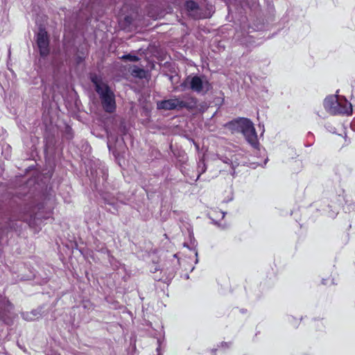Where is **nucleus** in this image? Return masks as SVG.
I'll list each match as a JSON object with an SVG mask.
<instances>
[{
    "mask_svg": "<svg viewBox=\"0 0 355 355\" xmlns=\"http://www.w3.org/2000/svg\"><path fill=\"white\" fill-rule=\"evenodd\" d=\"M42 315L40 311L33 310L29 312H24L21 313L24 320L26 321H33L38 319Z\"/></svg>",
    "mask_w": 355,
    "mask_h": 355,
    "instance_id": "obj_9",
    "label": "nucleus"
},
{
    "mask_svg": "<svg viewBox=\"0 0 355 355\" xmlns=\"http://www.w3.org/2000/svg\"><path fill=\"white\" fill-rule=\"evenodd\" d=\"M96 91L99 95L103 110L108 113H112L116 110L115 95L105 84L99 82L96 78H92Z\"/></svg>",
    "mask_w": 355,
    "mask_h": 355,
    "instance_id": "obj_1",
    "label": "nucleus"
},
{
    "mask_svg": "<svg viewBox=\"0 0 355 355\" xmlns=\"http://www.w3.org/2000/svg\"><path fill=\"white\" fill-rule=\"evenodd\" d=\"M186 8L189 12H193L198 9V4L193 1H188L185 4Z\"/></svg>",
    "mask_w": 355,
    "mask_h": 355,
    "instance_id": "obj_11",
    "label": "nucleus"
},
{
    "mask_svg": "<svg viewBox=\"0 0 355 355\" xmlns=\"http://www.w3.org/2000/svg\"><path fill=\"white\" fill-rule=\"evenodd\" d=\"M12 309L11 304L0 295V320L6 322V313Z\"/></svg>",
    "mask_w": 355,
    "mask_h": 355,
    "instance_id": "obj_7",
    "label": "nucleus"
},
{
    "mask_svg": "<svg viewBox=\"0 0 355 355\" xmlns=\"http://www.w3.org/2000/svg\"><path fill=\"white\" fill-rule=\"evenodd\" d=\"M228 126L232 129H236L238 131H240L243 134L248 129L254 126V125L250 119L246 118H240L229 123Z\"/></svg>",
    "mask_w": 355,
    "mask_h": 355,
    "instance_id": "obj_6",
    "label": "nucleus"
},
{
    "mask_svg": "<svg viewBox=\"0 0 355 355\" xmlns=\"http://www.w3.org/2000/svg\"><path fill=\"white\" fill-rule=\"evenodd\" d=\"M220 159L222 160L223 162H224L225 164H230V165L232 166V168H234L233 162L229 157H220Z\"/></svg>",
    "mask_w": 355,
    "mask_h": 355,
    "instance_id": "obj_14",
    "label": "nucleus"
},
{
    "mask_svg": "<svg viewBox=\"0 0 355 355\" xmlns=\"http://www.w3.org/2000/svg\"><path fill=\"white\" fill-rule=\"evenodd\" d=\"M192 251L193 252L194 255L196 257L195 263H198V252H197V250L195 248L192 249Z\"/></svg>",
    "mask_w": 355,
    "mask_h": 355,
    "instance_id": "obj_17",
    "label": "nucleus"
},
{
    "mask_svg": "<svg viewBox=\"0 0 355 355\" xmlns=\"http://www.w3.org/2000/svg\"><path fill=\"white\" fill-rule=\"evenodd\" d=\"M197 99L191 96H186L184 99L174 98L168 100L160 101L157 103L159 110H171L187 108L189 110L196 107Z\"/></svg>",
    "mask_w": 355,
    "mask_h": 355,
    "instance_id": "obj_3",
    "label": "nucleus"
},
{
    "mask_svg": "<svg viewBox=\"0 0 355 355\" xmlns=\"http://www.w3.org/2000/svg\"><path fill=\"white\" fill-rule=\"evenodd\" d=\"M37 44L42 56H46L49 52V38L47 33L40 29L37 35Z\"/></svg>",
    "mask_w": 355,
    "mask_h": 355,
    "instance_id": "obj_5",
    "label": "nucleus"
},
{
    "mask_svg": "<svg viewBox=\"0 0 355 355\" xmlns=\"http://www.w3.org/2000/svg\"><path fill=\"white\" fill-rule=\"evenodd\" d=\"M121 59H123V60H128V61H130V62H137V61L139 60V58L138 56L134 55H131V54L123 55L121 57Z\"/></svg>",
    "mask_w": 355,
    "mask_h": 355,
    "instance_id": "obj_12",
    "label": "nucleus"
},
{
    "mask_svg": "<svg viewBox=\"0 0 355 355\" xmlns=\"http://www.w3.org/2000/svg\"><path fill=\"white\" fill-rule=\"evenodd\" d=\"M243 135L245 137L248 143L250 144L252 146L256 148L257 146H259L257 135L254 126L248 129Z\"/></svg>",
    "mask_w": 355,
    "mask_h": 355,
    "instance_id": "obj_8",
    "label": "nucleus"
},
{
    "mask_svg": "<svg viewBox=\"0 0 355 355\" xmlns=\"http://www.w3.org/2000/svg\"><path fill=\"white\" fill-rule=\"evenodd\" d=\"M182 86L187 87L193 92L201 94H207L211 89V83L204 76H188Z\"/></svg>",
    "mask_w": 355,
    "mask_h": 355,
    "instance_id": "obj_4",
    "label": "nucleus"
},
{
    "mask_svg": "<svg viewBox=\"0 0 355 355\" xmlns=\"http://www.w3.org/2000/svg\"><path fill=\"white\" fill-rule=\"evenodd\" d=\"M131 74L135 77L142 78L145 76L146 72L143 69L134 66L131 70Z\"/></svg>",
    "mask_w": 355,
    "mask_h": 355,
    "instance_id": "obj_10",
    "label": "nucleus"
},
{
    "mask_svg": "<svg viewBox=\"0 0 355 355\" xmlns=\"http://www.w3.org/2000/svg\"><path fill=\"white\" fill-rule=\"evenodd\" d=\"M94 1L95 0H84L83 4H85L87 6H88L90 4H93Z\"/></svg>",
    "mask_w": 355,
    "mask_h": 355,
    "instance_id": "obj_16",
    "label": "nucleus"
},
{
    "mask_svg": "<svg viewBox=\"0 0 355 355\" xmlns=\"http://www.w3.org/2000/svg\"><path fill=\"white\" fill-rule=\"evenodd\" d=\"M207 169L206 165L204 162V161H200L198 164V170H199V174L197 176V178L196 180H198L200 176V175L205 172Z\"/></svg>",
    "mask_w": 355,
    "mask_h": 355,
    "instance_id": "obj_13",
    "label": "nucleus"
},
{
    "mask_svg": "<svg viewBox=\"0 0 355 355\" xmlns=\"http://www.w3.org/2000/svg\"><path fill=\"white\" fill-rule=\"evenodd\" d=\"M162 343V341L160 339L157 340L158 346H157V347L156 349V350L157 352V355H162V354L159 352L160 351V348H161Z\"/></svg>",
    "mask_w": 355,
    "mask_h": 355,
    "instance_id": "obj_15",
    "label": "nucleus"
},
{
    "mask_svg": "<svg viewBox=\"0 0 355 355\" xmlns=\"http://www.w3.org/2000/svg\"><path fill=\"white\" fill-rule=\"evenodd\" d=\"M107 146H108L109 149L111 150V146H110L109 143H108Z\"/></svg>",
    "mask_w": 355,
    "mask_h": 355,
    "instance_id": "obj_18",
    "label": "nucleus"
},
{
    "mask_svg": "<svg viewBox=\"0 0 355 355\" xmlns=\"http://www.w3.org/2000/svg\"><path fill=\"white\" fill-rule=\"evenodd\" d=\"M324 109L331 114H352V105L345 98H338L336 96H327L324 101Z\"/></svg>",
    "mask_w": 355,
    "mask_h": 355,
    "instance_id": "obj_2",
    "label": "nucleus"
}]
</instances>
